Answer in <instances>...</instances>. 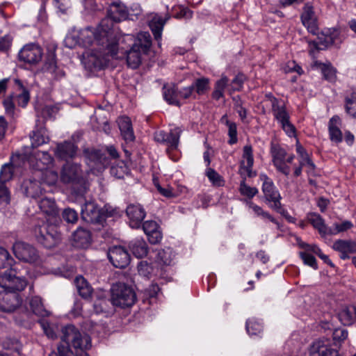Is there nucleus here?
Segmentation results:
<instances>
[{
    "instance_id": "26",
    "label": "nucleus",
    "mask_w": 356,
    "mask_h": 356,
    "mask_svg": "<svg viewBox=\"0 0 356 356\" xmlns=\"http://www.w3.org/2000/svg\"><path fill=\"white\" fill-rule=\"evenodd\" d=\"M77 147L72 142L65 141L57 145L55 155L60 159L66 160L75 156Z\"/></svg>"
},
{
    "instance_id": "15",
    "label": "nucleus",
    "mask_w": 356,
    "mask_h": 356,
    "mask_svg": "<svg viewBox=\"0 0 356 356\" xmlns=\"http://www.w3.org/2000/svg\"><path fill=\"white\" fill-rule=\"evenodd\" d=\"M108 258L115 268H124L130 262L128 251L122 246L115 245L109 248Z\"/></svg>"
},
{
    "instance_id": "2",
    "label": "nucleus",
    "mask_w": 356,
    "mask_h": 356,
    "mask_svg": "<svg viewBox=\"0 0 356 356\" xmlns=\"http://www.w3.org/2000/svg\"><path fill=\"white\" fill-rule=\"evenodd\" d=\"M118 42V56L117 59L124 57L127 65L136 69L142 62V56L146 54L152 45L151 36L148 32H141L135 38L133 35L126 34L119 38L116 37Z\"/></svg>"
},
{
    "instance_id": "38",
    "label": "nucleus",
    "mask_w": 356,
    "mask_h": 356,
    "mask_svg": "<svg viewBox=\"0 0 356 356\" xmlns=\"http://www.w3.org/2000/svg\"><path fill=\"white\" fill-rule=\"evenodd\" d=\"M245 202L248 208L252 209L255 216L260 217L264 220H268L274 224L279 225L277 220L268 211H264L260 206L254 204L250 200H245Z\"/></svg>"
},
{
    "instance_id": "8",
    "label": "nucleus",
    "mask_w": 356,
    "mask_h": 356,
    "mask_svg": "<svg viewBox=\"0 0 356 356\" xmlns=\"http://www.w3.org/2000/svg\"><path fill=\"white\" fill-rule=\"evenodd\" d=\"M259 179L262 181L261 189L266 203L268 204L271 209L276 211L280 210L282 207V197L273 180L265 174H261Z\"/></svg>"
},
{
    "instance_id": "24",
    "label": "nucleus",
    "mask_w": 356,
    "mask_h": 356,
    "mask_svg": "<svg viewBox=\"0 0 356 356\" xmlns=\"http://www.w3.org/2000/svg\"><path fill=\"white\" fill-rule=\"evenodd\" d=\"M117 122L122 138L127 143L133 142L135 140V135L131 119L127 116H121Z\"/></svg>"
},
{
    "instance_id": "37",
    "label": "nucleus",
    "mask_w": 356,
    "mask_h": 356,
    "mask_svg": "<svg viewBox=\"0 0 356 356\" xmlns=\"http://www.w3.org/2000/svg\"><path fill=\"white\" fill-rule=\"evenodd\" d=\"M245 202L248 208L252 209L255 216L260 217L264 220H268L274 224L279 225L277 220L268 211H264L260 206L254 204L250 200H245Z\"/></svg>"
},
{
    "instance_id": "40",
    "label": "nucleus",
    "mask_w": 356,
    "mask_h": 356,
    "mask_svg": "<svg viewBox=\"0 0 356 356\" xmlns=\"http://www.w3.org/2000/svg\"><path fill=\"white\" fill-rule=\"evenodd\" d=\"M34 176L40 179V182L46 184L49 186L54 185L58 179V175L56 171L47 168L40 172H34Z\"/></svg>"
},
{
    "instance_id": "1",
    "label": "nucleus",
    "mask_w": 356,
    "mask_h": 356,
    "mask_svg": "<svg viewBox=\"0 0 356 356\" xmlns=\"http://www.w3.org/2000/svg\"><path fill=\"white\" fill-rule=\"evenodd\" d=\"M129 10L127 7L120 1H113L109 6L108 15L104 18L95 29L87 27L81 31L83 37L90 38L84 40L86 43H91L92 36L97 42L104 45L113 56L118 53L116 35L113 30L114 22H120L128 19Z\"/></svg>"
},
{
    "instance_id": "54",
    "label": "nucleus",
    "mask_w": 356,
    "mask_h": 356,
    "mask_svg": "<svg viewBox=\"0 0 356 356\" xmlns=\"http://www.w3.org/2000/svg\"><path fill=\"white\" fill-rule=\"evenodd\" d=\"M209 80L207 78H200L196 79L192 86L198 95H203L209 89Z\"/></svg>"
},
{
    "instance_id": "30",
    "label": "nucleus",
    "mask_w": 356,
    "mask_h": 356,
    "mask_svg": "<svg viewBox=\"0 0 356 356\" xmlns=\"http://www.w3.org/2000/svg\"><path fill=\"white\" fill-rule=\"evenodd\" d=\"M15 92L14 94V99L17 101L19 106L26 107L30 100V93L27 88H26L22 81L19 79H15Z\"/></svg>"
},
{
    "instance_id": "25",
    "label": "nucleus",
    "mask_w": 356,
    "mask_h": 356,
    "mask_svg": "<svg viewBox=\"0 0 356 356\" xmlns=\"http://www.w3.org/2000/svg\"><path fill=\"white\" fill-rule=\"evenodd\" d=\"M254 163L252 148L250 145H245L243 147V161L241 163L240 172L245 173L249 177H252V166Z\"/></svg>"
},
{
    "instance_id": "18",
    "label": "nucleus",
    "mask_w": 356,
    "mask_h": 356,
    "mask_svg": "<svg viewBox=\"0 0 356 356\" xmlns=\"http://www.w3.org/2000/svg\"><path fill=\"white\" fill-rule=\"evenodd\" d=\"M182 131L179 127L171 129L169 133L158 131L154 133V139L159 143H166L172 149H176L179 144Z\"/></svg>"
},
{
    "instance_id": "50",
    "label": "nucleus",
    "mask_w": 356,
    "mask_h": 356,
    "mask_svg": "<svg viewBox=\"0 0 356 356\" xmlns=\"http://www.w3.org/2000/svg\"><path fill=\"white\" fill-rule=\"evenodd\" d=\"M15 270V268H10L8 270L0 275V286L10 291V286H13L10 282L12 277L15 276L13 274Z\"/></svg>"
},
{
    "instance_id": "49",
    "label": "nucleus",
    "mask_w": 356,
    "mask_h": 356,
    "mask_svg": "<svg viewBox=\"0 0 356 356\" xmlns=\"http://www.w3.org/2000/svg\"><path fill=\"white\" fill-rule=\"evenodd\" d=\"M165 22L162 19L154 18L149 23V27L156 40L161 38V33Z\"/></svg>"
},
{
    "instance_id": "19",
    "label": "nucleus",
    "mask_w": 356,
    "mask_h": 356,
    "mask_svg": "<svg viewBox=\"0 0 356 356\" xmlns=\"http://www.w3.org/2000/svg\"><path fill=\"white\" fill-rule=\"evenodd\" d=\"M81 218L89 223L100 222V210L94 202L89 201L84 204L81 209Z\"/></svg>"
},
{
    "instance_id": "5",
    "label": "nucleus",
    "mask_w": 356,
    "mask_h": 356,
    "mask_svg": "<svg viewBox=\"0 0 356 356\" xmlns=\"http://www.w3.org/2000/svg\"><path fill=\"white\" fill-rule=\"evenodd\" d=\"M62 340L76 350H87L91 347L90 337L73 325H68L63 329Z\"/></svg>"
},
{
    "instance_id": "7",
    "label": "nucleus",
    "mask_w": 356,
    "mask_h": 356,
    "mask_svg": "<svg viewBox=\"0 0 356 356\" xmlns=\"http://www.w3.org/2000/svg\"><path fill=\"white\" fill-rule=\"evenodd\" d=\"M33 233L38 242L47 248H52L60 241V234L52 225L43 223L36 226Z\"/></svg>"
},
{
    "instance_id": "9",
    "label": "nucleus",
    "mask_w": 356,
    "mask_h": 356,
    "mask_svg": "<svg viewBox=\"0 0 356 356\" xmlns=\"http://www.w3.org/2000/svg\"><path fill=\"white\" fill-rule=\"evenodd\" d=\"M270 154L273 165L276 169L284 175H289L291 168L287 163L293 162L295 155H288L286 150L277 144H271Z\"/></svg>"
},
{
    "instance_id": "23",
    "label": "nucleus",
    "mask_w": 356,
    "mask_h": 356,
    "mask_svg": "<svg viewBox=\"0 0 356 356\" xmlns=\"http://www.w3.org/2000/svg\"><path fill=\"white\" fill-rule=\"evenodd\" d=\"M144 232L150 243L156 244L162 239V234L158 224L154 220H147L143 224Z\"/></svg>"
},
{
    "instance_id": "12",
    "label": "nucleus",
    "mask_w": 356,
    "mask_h": 356,
    "mask_svg": "<svg viewBox=\"0 0 356 356\" xmlns=\"http://www.w3.org/2000/svg\"><path fill=\"white\" fill-rule=\"evenodd\" d=\"M16 156H22V159H27L30 166L35 170L34 172H40L41 170L49 168L54 162L53 157L47 152H37L34 156H28L27 154H17Z\"/></svg>"
},
{
    "instance_id": "59",
    "label": "nucleus",
    "mask_w": 356,
    "mask_h": 356,
    "mask_svg": "<svg viewBox=\"0 0 356 356\" xmlns=\"http://www.w3.org/2000/svg\"><path fill=\"white\" fill-rule=\"evenodd\" d=\"M226 124L228 127V135L229 136V143L230 145L235 144L238 140L236 124L227 120H226Z\"/></svg>"
},
{
    "instance_id": "32",
    "label": "nucleus",
    "mask_w": 356,
    "mask_h": 356,
    "mask_svg": "<svg viewBox=\"0 0 356 356\" xmlns=\"http://www.w3.org/2000/svg\"><path fill=\"white\" fill-rule=\"evenodd\" d=\"M74 242L78 248H85L88 247L91 241L90 233L83 228H78L73 234Z\"/></svg>"
},
{
    "instance_id": "46",
    "label": "nucleus",
    "mask_w": 356,
    "mask_h": 356,
    "mask_svg": "<svg viewBox=\"0 0 356 356\" xmlns=\"http://www.w3.org/2000/svg\"><path fill=\"white\" fill-rule=\"evenodd\" d=\"M29 305L32 312L40 316H48L49 312L44 308L42 300L38 296L32 297L30 300Z\"/></svg>"
},
{
    "instance_id": "20",
    "label": "nucleus",
    "mask_w": 356,
    "mask_h": 356,
    "mask_svg": "<svg viewBox=\"0 0 356 356\" xmlns=\"http://www.w3.org/2000/svg\"><path fill=\"white\" fill-rule=\"evenodd\" d=\"M126 213L132 227H138L146 216V213L140 204H129L127 207Z\"/></svg>"
},
{
    "instance_id": "48",
    "label": "nucleus",
    "mask_w": 356,
    "mask_h": 356,
    "mask_svg": "<svg viewBox=\"0 0 356 356\" xmlns=\"http://www.w3.org/2000/svg\"><path fill=\"white\" fill-rule=\"evenodd\" d=\"M321 70L325 80L334 83L337 80V70L330 63L321 64Z\"/></svg>"
},
{
    "instance_id": "36",
    "label": "nucleus",
    "mask_w": 356,
    "mask_h": 356,
    "mask_svg": "<svg viewBox=\"0 0 356 356\" xmlns=\"http://www.w3.org/2000/svg\"><path fill=\"white\" fill-rule=\"evenodd\" d=\"M339 319L344 325H350L356 321V304L343 309L339 313Z\"/></svg>"
},
{
    "instance_id": "28",
    "label": "nucleus",
    "mask_w": 356,
    "mask_h": 356,
    "mask_svg": "<svg viewBox=\"0 0 356 356\" xmlns=\"http://www.w3.org/2000/svg\"><path fill=\"white\" fill-rule=\"evenodd\" d=\"M341 119L339 116H333L328 123V131L330 139L332 142L337 144L341 143L343 140V134L340 129Z\"/></svg>"
},
{
    "instance_id": "53",
    "label": "nucleus",
    "mask_w": 356,
    "mask_h": 356,
    "mask_svg": "<svg viewBox=\"0 0 356 356\" xmlns=\"http://www.w3.org/2000/svg\"><path fill=\"white\" fill-rule=\"evenodd\" d=\"M3 106L7 115L13 118L15 112V104L14 103V94L7 96L3 101Z\"/></svg>"
},
{
    "instance_id": "60",
    "label": "nucleus",
    "mask_w": 356,
    "mask_h": 356,
    "mask_svg": "<svg viewBox=\"0 0 356 356\" xmlns=\"http://www.w3.org/2000/svg\"><path fill=\"white\" fill-rule=\"evenodd\" d=\"M13 177L12 167L9 164H5L2 166L0 171V182L6 183L11 179Z\"/></svg>"
},
{
    "instance_id": "4",
    "label": "nucleus",
    "mask_w": 356,
    "mask_h": 356,
    "mask_svg": "<svg viewBox=\"0 0 356 356\" xmlns=\"http://www.w3.org/2000/svg\"><path fill=\"white\" fill-rule=\"evenodd\" d=\"M266 98L271 106L274 118L280 124L284 132L289 136H296V128L290 122V115L286 110L284 102L275 97L272 94L266 95Z\"/></svg>"
},
{
    "instance_id": "58",
    "label": "nucleus",
    "mask_w": 356,
    "mask_h": 356,
    "mask_svg": "<svg viewBox=\"0 0 356 356\" xmlns=\"http://www.w3.org/2000/svg\"><path fill=\"white\" fill-rule=\"evenodd\" d=\"M334 229L332 228V233L330 234V236L346 232L351 229L353 227V224L349 220H345L340 224H334Z\"/></svg>"
},
{
    "instance_id": "17",
    "label": "nucleus",
    "mask_w": 356,
    "mask_h": 356,
    "mask_svg": "<svg viewBox=\"0 0 356 356\" xmlns=\"http://www.w3.org/2000/svg\"><path fill=\"white\" fill-rule=\"evenodd\" d=\"M22 303L19 294L15 291L0 292V309L5 312L15 311Z\"/></svg>"
},
{
    "instance_id": "43",
    "label": "nucleus",
    "mask_w": 356,
    "mask_h": 356,
    "mask_svg": "<svg viewBox=\"0 0 356 356\" xmlns=\"http://www.w3.org/2000/svg\"><path fill=\"white\" fill-rule=\"evenodd\" d=\"M30 138L31 141V147L33 148L38 147V146L49 142V137L46 134V130L43 128L33 130Z\"/></svg>"
},
{
    "instance_id": "22",
    "label": "nucleus",
    "mask_w": 356,
    "mask_h": 356,
    "mask_svg": "<svg viewBox=\"0 0 356 356\" xmlns=\"http://www.w3.org/2000/svg\"><path fill=\"white\" fill-rule=\"evenodd\" d=\"M310 356H339L336 350L330 347L328 343L323 340L314 341L309 348Z\"/></svg>"
},
{
    "instance_id": "10",
    "label": "nucleus",
    "mask_w": 356,
    "mask_h": 356,
    "mask_svg": "<svg viewBox=\"0 0 356 356\" xmlns=\"http://www.w3.org/2000/svg\"><path fill=\"white\" fill-rule=\"evenodd\" d=\"M84 155L87 165L93 174L102 172L110 163L109 159L99 149H87L84 151Z\"/></svg>"
},
{
    "instance_id": "3",
    "label": "nucleus",
    "mask_w": 356,
    "mask_h": 356,
    "mask_svg": "<svg viewBox=\"0 0 356 356\" xmlns=\"http://www.w3.org/2000/svg\"><path fill=\"white\" fill-rule=\"evenodd\" d=\"M80 38L83 43L86 45H91L95 43L99 46V49H92L91 51H87L83 54L82 63L86 68L90 70H101L106 66L109 61L108 56H111L114 58H119L118 54L116 56H113L108 51L106 47L100 44L97 42L94 36H92L91 43H86L84 40L89 39L90 38L83 37L80 32Z\"/></svg>"
},
{
    "instance_id": "14",
    "label": "nucleus",
    "mask_w": 356,
    "mask_h": 356,
    "mask_svg": "<svg viewBox=\"0 0 356 356\" xmlns=\"http://www.w3.org/2000/svg\"><path fill=\"white\" fill-rule=\"evenodd\" d=\"M42 56V50L36 44L31 43L24 45L18 54L19 59L30 65L38 63Z\"/></svg>"
},
{
    "instance_id": "63",
    "label": "nucleus",
    "mask_w": 356,
    "mask_h": 356,
    "mask_svg": "<svg viewBox=\"0 0 356 356\" xmlns=\"http://www.w3.org/2000/svg\"><path fill=\"white\" fill-rule=\"evenodd\" d=\"M63 218L67 222L74 223L78 220V214L75 210L68 208L63 211Z\"/></svg>"
},
{
    "instance_id": "51",
    "label": "nucleus",
    "mask_w": 356,
    "mask_h": 356,
    "mask_svg": "<svg viewBox=\"0 0 356 356\" xmlns=\"http://www.w3.org/2000/svg\"><path fill=\"white\" fill-rule=\"evenodd\" d=\"M245 80V76L242 74H237L231 83H229V88H228V93L232 95L235 91H239L243 88V83Z\"/></svg>"
},
{
    "instance_id": "55",
    "label": "nucleus",
    "mask_w": 356,
    "mask_h": 356,
    "mask_svg": "<svg viewBox=\"0 0 356 356\" xmlns=\"http://www.w3.org/2000/svg\"><path fill=\"white\" fill-rule=\"evenodd\" d=\"M206 175L213 186H222L224 185L223 178L213 169L208 168Z\"/></svg>"
},
{
    "instance_id": "34",
    "label": "nucleus",
    "mask_w": 356,
    "mask_h": 356,
    "mask_svg": "<svg viewBox=\"0 0 356 356\" xmlns=\"http://www.w3.org/2000/svg\"><path fill=\"white\" fill-rule=\"evenodd\" d=\"M74 284L79 294L83 298L87 299L91 296L92 288L83 277H76L74 280Z\"/></svg>"
},
{
    "instance_id": "57",
    "label": "nucleus",
    "mask_w": 356,
    "mask_h": 356,
    "mask_svg": "<svg viewBox=\"0 0 356 356\" xmlns=\"http://www.w3.org/2000/svg\"><path fill=\"white\" fill-rule=\"evenodd\" d=\"M13 258L9 254L8 252L0 248V268H5L12 265Z\"/></svg>"
},
{
    "instance_id": "56",
    "label": "nucleus",
    "mask_w": 356,
    "mask_h": 356,
    "mask_svg": "<svg viewBox=\"0 0 356 356\" xmlns=\"http://www.w3.org/2000/svg\"><path fill=\"white\" fill-rule=\"evenodd\" d=\"M246 330L250 335H255L262 331L263 326L259 321L250 319L246 322Z\"/></svg>"
},
{
    "instance_id": "42",
    "label": "nucleus",
    "mask_w": 356,
    "mask_h": 356,
    "mask_svg": "<svg viewBox=\"0 0 356 356\" xmlns=\"http://www.w3.org/2000/svg\"><path fill=\"white\" fill-rule=\"evenodd\" d=\"M303 168H306V171L308 174H313L314 172L316 165L309 155L299 159V165L294 168V176H300Z\"/></svg>"
},
{
    "instance_id": "62",
    "label": "nucleus",
    "mask_w": 356,
    "mask_h": 356,
    "mask_svg": "<svg viewBox=\"0 0 356 356\" xmlns=\"http://www.w3.org/2000/svg\"><path fill=\"white\" fill-rule=\"evenodd\" d=\"M44 69L51 73L55 72L56 70V60L54 54L48 56L44 65Z\"/></svg>"
},
{
    "instance_id": "13",
    "label": "nucleus",
    "mask_w": 356,
    "mask_h": 356,
    "mask_svg": "<svg viewBox=\"0 0 356 356\" xmlns=\"http://www.w3.org/2000/svg\"><path fill=\"white\" fill-rule=\"evenodd\" d=\"M60 180L64 184H79L83 180V172L78 163L67 162L60 171Z\"/></svg>"
},
{
    "instance_id": "47",
    "label": "nucleus",
    "mask_w": 356,
    "mask_h": 356,
    "mask_svg": "<svg viewBox=\"0 0 356 356\" xmlns=\"http://www.w3.org/2000/svg\"><path fill=\"white\" fill-rule=\"evenodd\" d=\"M15 270L13 272L15 276H13L11 279V282L13 286H10V291H19L24 289V288L27 285V282L25 278L18 275L17 268L15 266Z\"/></svg>"
},
{
    "instance_id": "6",
    "label": "nucleus",
    "mask_w": 356,
    "mask_h": 356,
    "mask_svg": "<svg viewBox=\"0 0 356 356\" xmlns=\"http://www.w3.org/2000/svg\"><path fill=\"white\" fill-rule=\"evenodd\" d=\"M136 300L134 289L123 283L113 284L111 288V302L122 308L132 306Z\"/></svg>"
},
{
    "instance_id": "16",
    "label": "nucleus",
    "mask_w": 356,
    "mask_h": 356,
    "mask_svg": "<svg viewBox=\"0 0 356 356\" xmlns=\"http://www.w3.org/2000/svg\"><path fill=\"white\" fill-rule=\"evenodd\" d=\"M300 19L308 31L314 35L318 33L317 16L312 3L307 2L305 3L300 15Z\"/></svg>"
},
{
    "instance_id": "21",
    "label": "nucleus",
    "mask_w": 356,
    "mask_h": 356,
    "mask_svg": "<svg viewBox=\"0 0 356 356\" xmlns=\"http://www.w3.org/2000/svg\"><path fill=\"white\" fill-rule=\"evenodd\" d=\"M332 248L340 252V258L345 260L349 258V254L356 252V242L352 240L339 239L333 243Z\"/></svg>"
},
{
    "instance_id": "45",
    "label": "nucleus",
    "mask_w": 356,
    "mask_h": 356,
    "mask_svg": "<svg viewBox=\"0 0 356 356\" xmlns=\"http://www.w3.org/2000/svg\"><path fill=\"white\" fill-rule=\"evenodd\" d=\"M129 172V167L123 161L115 162L110 169L111 175L117 179H123Z\"/></svg>"
},
{
    "instance_id": "33",
    "label": "nucleus",
    "mask_w": 356,
    "mask_h": 356,
    "mask_svg": "<svg viewBox=\"0 0 356 356\" xmlns=\"http://www.w3.org/2000/svg\"><path fill=\"white\" fill-rule=\"evenodd\" d=\"M129 248L137 258H143L148 252L147 245L143 238H136L131 241L129 243Z\"/></svg>"
},
{
    "instance_id": "29",
    "label": "nucleus",
    "mask_w": 356,
    "mask_h": 356,
    "mask_svg": "<svg viewBox=\"0 0 356 356\" xmlns=\"http://www.w3.org/2000/svg\"><path fill=\"white\" fill-rule=\"evenodd\" d=\"M37 177L33 179L24 180L22 185V188L27 197L36 198L42 194V189L41 188L40 181L36 180Z\"/></svg>"
},
{
    "instance_id": "64",
    "label": "nucleus",
    "mask_w": 356,
    "mask_h": 356,
    "mask_svg": "<svg viewBox=\"0 0 356 356\" xmlns=\"http://www.w3.org/2000/svg\"><path fill=\"white\" fill-rule=\"evenodd\" d=\"M39 323L48 338L53 339L56 337V334L54 329L51 327L48 321L46 320H40Z\"/></svg>"
},
{
    "instance_id": "52",
    "label": "nucleus",
    "mask_w": 356,
    "mask_h": 356,
    "mask_svg": "<svg viewBox=\"0 0 356 356\" xmlns=\"http://www.w3.org/2000/svg\"><path fill=\"white\" fill-rule=\"evenodd\" d=\"M238 191L242 195L245 196L250 199L255 196L259 192L257 188L251 187L246 184L245 178H244L241 181Z\"/></svg>"
},
{
    "instance_id": "11",
    "label": "nucleus",
    "mask_w": 356,
    "mask_h": 356,
    "mask_svg": "<svg viewBox=\"0 0 356 356\" xmlns=\"http://www.w3.org/2000/svg\"><path fill=\"white\" fill-rule=\"evenodd\" d=\"M13 252L17 258L25 262L38 264L40 258L36 249L24 242L17 241L13 246Z\"/></svg>"
},
{
    "instance_id": "41",
    "label": "nucleus",
    "mask_w": 356,
    "mask_h": 356,
    "mask_svg": "<svg viewBox=\"0 0 356 356\" xmlns=\"http://www.w3.org/2000/svg\"><path fill=\"white\" fill-rule=\"evenodd\" d=\"M175 256L174 252L170 248L159 250L156 253V261L160 265L171 266L174 264Z\"/></svg>"
},
{
    "instance_id": "35",
    "label": "nucleus",
    "mask_w": 356,
    "mask_h": 356,
    "mask_svg": "<svg viewBox=\"0 0 356 356\" xmlns=\"http://www.w3.org/2000/svg\"><path fill=\"white\" fill-rule=\"evenodd\" d=\"M229 88V79L227 76L222 75L221 78L215 83L214 89L211 94L212 98L216 100H219L224 97L225 90L228 91Z\"/></svg>"
},
{
    "instance_id": "27",
    "label": "nucleus",
    "mask_w": 356,
    "mask_h": 356,
    "mask_svg": "<svg viewBox=\"0 0 356 356\" xmlns=\"http://www.w3.org/2000/svg\"><path fill=\"white\" fill-rule=\"evenodd\" d=\"M308 220L318 230L322 237L330 236V234L332 233V228L325 225L324 219L318 213H309Z\"/></svg>"
},
{
    "instance_id": "44",
    "label": "nucleus",
    "mask_w": 356,
    "mask_h": 356,
    "mask_svg": "<svg viewBox=\"0 0 356 356\" xmlns=\"http://www.w3.org/2000/svg\"><path fill=\"white\" fill-rule=\"evenodd\" d=\"M163 94L165 100L169 104L179 106L180 104L178 99L179 92L174 86H164L163 88Z\"/></svg>"
},
{
    "instance_id": "31",
    "label": "nucleus",
    "mask_w": 356,
    "mask_h": 356,
    "mask_svg": "<svg viewBox=\"0 0 356 356\" xmlns=\"http://www.w3.org/2000/svg\"><path fill=\"white\" fill-rule=\"evenodd\" d=\"M38 205L48 217L54 218L58 216V209L54 199L43 197L38 202Z\"/></svg>"
},
{
    "instance_id": "39",
    "label": "nucleus",
    "mask_w": 356,
    "mask_h": 356,
    "mask_svg": "<svg viewBox=\"0 0 356 356\" xmlns=\"http://www.w3.org/2000/svg\"><path fill=\"white\" fill-rule=\"evenodd\" d=\"M245 202L248 208L252 209L255 216L260 217L264 220H268L274 224L279 225L277 220L268 211H264L260 206L254 204L250 200H245Z\"/></svg>"
},
{
    "instance_id": "61",
    "label": "nucleus",
    "mask_w": 356,
    "mask_h": 356,
    "mask_svg": "<svg viewBox=\"0 0 356 356\" xmlns=\"http://www.w3.org/2000/svg\"><path fill=\"white\" fill-rule=\"evenodd\" d=\"M10 202V193L5 183L0 182V204H8Z\"/></svg>"
}]
</instances>
